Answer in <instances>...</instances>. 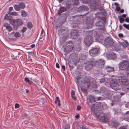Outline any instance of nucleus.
I'll list each match as a JSON object with an SVG mask.
<instances>
[{"label":"nucleus","instance_id":"nucleus-1","mask_svg":"<svg viewBox=\"0 0 129 129\" xmlns=\"http://www.w3.org/2000/svg\"><path fill=\"white\" fill-rule=\"evenodd\" d=\"M80 84L81 91L83 92L86 91L90 86L94 87L97 85L94 79L87 77L83 78L80 81Z\"/></svg>","mask_w":129,"mask_h":129},{"label":"nucleus","instance_id":"nucleus-2","mask_svg":"<svg viewBox=\"0 0 129 129\" xmlns=\"http://www.w3.org/2000/svg\"><path fill=\"white\" fill-rule=\"evenodd\" d=\"M94 62V59L93 58H91L89 60L84 62L86 69L87 71L90 70L95 66Z\"/></svg>","mask_w":129,"mask_h":129},{"label":"nucleus","instance_id":"nucleus-3","mask_svg":"<svg viewBox=\"0 0 129 129\" xmlns=\"http://www.w3.org/2000/svg\"><path fill=\"white\" fill-rule=\"evenodd\" d=\"M94 115L102 122L105 123L108 121V116L107 115L103 113H102L98 115L96 113H94Z\"/></svg>","mask_w":129,"mask_h":129},{"label":"nucleus","instance_id":"nucleus-4","mask_svg":"<svg viewBox=\"0 0 129 129\" xmlns=\"http://www.w3.org/2000/svg\"><path fill=\"white\" fill-rule=\"evenodd\" d=\"M22 23L21 20L19 19L12 20L10 22V24L13 26V29L15 30H17L18 27L21 25Z\"/></svg>","mask_w":129,"mask_h":129},{"label":"nucleus","instance_id":"nucleus-5","mask_svg":"<svg viewBox=\"0 0 129 129\" xmlns=\"http://www.w3.org/2000/svg\"><path fill=\"white\" fill-rule=\"evenodd\" d=\"M103 107V106L101 103H96L95 104H93L91 106V110L92 112H97L101 110Z\"/></svg>","mask_w":129,"mask_h":129},{"label":"nucleus","instance_id":"nucleus-6","mask_svg":"<svg viewBox=\"0 0 129 129\" xmlns=\"http://www.w3.org/2000/svg\"><path fill=\"white\" fill-rule=\"evenodd\" d=\"M93 41V39L91 35H87L84 39V42L85 45L88 46H90Z\"/></svg>","mask_w":129,"mask_h":129},{"label":"nucleus","instance_id":"nucleus-7","mask_svg":"<svg viewBox=\"0 0 129 129\" xmlns=\"http://www.w3.org/2000/svg\"><path fill=\"white\" fill-rule=\"evenodd\" d=\"M95 66L100 68L104 67L105 63V61L104 60L101 59L98 60H95L94 59Z\"/></svg>","mask_w":129,"mask_h":129},{"label":"nucleus","instance_id":"nucleus-8","mask_svg":"<svg viewBox=\"0 0 129 129\" xmlns=\"http://www.w3.org/2000/svg\"><path fill=\"white\" fill-rule=\"evenodd\" d=\"M95 25L98 29L102 32H105L106 31V30L105 28V25L103 21H98L95 23Z\"/></svg>","mask_w":129,"mask_h":129},{"label":"nucleus","instance_id":"nucleus-9","mask_svg":"<svg viewBox=\"0 0 129 129\" xmlns=\"http://www.w3.org/2000/svg\"><path fill=\"white\" fill-rule=\"evenodd\" d=\"M66 44L67 45L64 48V51L66 53H68L72 50L74 47V45L71 41L66 42Z\"/></svg>","mask_w":129,"mask_h":129},{"label":"nucleus","instance_id":"nucleus-10","mask_svg":"<svg viewBox=\"0 0 129 129\" xmlns=\"http://www.w3.org/2000/svg\"><path fill=\"white\" fill-rule=\"evenodd\" d=\"M129 66V62L127 60H123L118 64L119 68L122 70H126Z\"/></svg>","mask_w":129,"mask_h":129},{"label":"nucleus","instance_id":"nucleus-11","mask_svg":"<svg viewBox=\"0 0 129 129\" xmlns=\"http://www.w3.org/2000/svg\"><path fill=\"white\" fill-rule=\"evenodd\" d=\"M114 41L111 38L109 37L106 38L104 40V44L107 47L112 46L114 43Z\"/></svg>","mask_w":129,"mask_h":129},{"label":"nucleus","instance_id":"nucleus-12","mask_svg":"<svg viewBox=\"0 0 129 129\" xmlns=\"http://www.w3.org/2000/svg\"><path fill=\"white\" fill-rule=\"evenodd\" d=\"M110 86L111 88L115 90H117L118 89L119 85L117 80L116 79L113 80L110 83Z\"/></svg>","mask_w":129,"mask_h":129},{"label":"nucleus","instance_id":"nucleus-13","mask_svg":"<svg viewBox=\"0 0 129 129\" xmlns=\"http://www.w3.org/2000/svg\"><path fill=\"white\" fill-rule=\"evenodd\" d=\"M103 33H95L94 34L95 40L99 42H101L104 39V36Z\"/></svg>","mask_w":129,"mask_h":129},{"label":"nucleus","instance_id":"nucleus-14","mask_svg":"<svg viewBox=\"0 0 129 129\" xmlns=\"http://www.w3.org/2000/svg\"><path fill=\"white\" fill-rule=\"evenodd\" d=\"M99 49L97 47H93L89 51V55L92 56H96L98 54Z\"/></svg>","mask_w":129,"mask_h":129},{"label":"nucleus","instance_id":"nucleus-15","mask_svg":"<svg viewBox=\"0 0 129 129\" xmlns=\"http://www.w3.org/2000/svg\"><path fill=\"white\" fill-rule=\"evenodd\" d=\"M119 80L121 84L124 85L127 84L128 82L127 78L123 75L120 76Z\"/></svg>","mask_w":129,"mask_h":129},{"label":"nucleus","instance_id":"nucleus-16","mask_svg":"<svg viewBox=\"0 0 129 129\" xmlns=\"http://www.w3.org/2000/svg\"><path fill=\"white\" fill-rule=\"evenodd\" d=\"M67 9L65 7L61 6L59 8V10L57 11L58 12L57 14L58 15H60L61 13L66 11Z\"/></svg>","mask_w":129,"mask_h":129},{"label":"nucleus","instance_id":"nucleus-17","mask_svg":"<svg viewBox=\"0 0 129 129\" xmlns=\"http://www.w3.org/2000/svg\"><path fill=\"white\" fill-rule=\"evenodd\" d=\"M88 9V7L86 6H80L78 8V12H82L84 11H86Z\"/></svg>","mask_w":129,"mask_h":129},{"label":"nucleus","instance_id":"nucleus-18","mask_svg":"<svg viewBox=\"0 0 129 129\" xmlns=\"http://www.w3.org/2000/svg\"><path fill=\"white\" fill-rule=\"evenodd\" d=\"M4 26L6 28V29L9 31L10 32L11 31L12 29V28L11 26L9 24L7 23H5L4 24Z\"/></svg>","mask_w":129,"mask_h":129},{"label":"nucleus","instance_id":"nucleus-19","mask_svg":"<svg viewBox=\"0 0 129 129\" xmlns=\"http://www.w3.org/2000/svg\"><path fill=\"white\" fill-rule=\"evenodd\" d=\"M21 34L19 33H11V34H13L14 36L16 38L19 37H22L24 36V35L23 33H21Z\"/></svg>","mask_w":129,"mask_h":129},{"label":"nucleus","instance_id":"nucleus-20","mask_svg":"<svg viewBox=\"0 0 129 129\" xmlns=\"http://www.w3.org/2000/svg\"><path fill=\"white\" fill-rule=\"evenodd\" d=\"M105 69L106 70L107 72H112L114 71V68L109 66H106L105 68Z\"/></svg>","mask_w":129,"mask_h":129},{"label":"nucleus","instance_id":"nucleus-21","mask_svg":"<svg viewBox=\"0 0 129 129\" xmlns=\"http://www.w3.org/2000/svg\"><path fill=\"white\" fill-rule=\"evenodd\" d=\"M13 18L12 16H8V14H6L4 19L5 20H10V23L11 21L12 20H13L12 19Z\"/></svg>","mask_w":129,"mask_h":129},{"label":"nucleus","instance_id":"nucleus-22","mask_svg":"<svg viewBox=\"0 0 129 129\" xmlns=\"http://www.w3.org/2000/svg\"><path fill=\"white\" fill-rule=\"evenodd\" d=\"M96 97L92 95H90L89 96V100L90 102L92 103L95 102Z\"/></svg>","mask_w":129,"mask_h":129},{"label":"nucleus","instance_id":"nucleus-23","mask_svg":"<svg viewBox=\"0 0 129 129\" xmlns=\"http://www.w3.org/2000/svg\"><path fill=\"white\" fill-rule=\"evenodd\" d=\"M109 56L111 59H115L117 57L116 55L113 52H112L110 54Z\"/></svg>","mask_w":129,"mask_h":129},{"label":"nucleus","instance_id":"nucleus-24","mask_svg":"<svg viewBox=\"0 0 129 129\" xmlns=\"http://www.w3.org/2000/svg\"><path fill=\"white\" fill-rule=\"evenodd\" d=\"M71 38L73 39L76 38L78 36V33H71Z\"/></svg>","mask_w":129,"mask_h":129},{"label":"nucleus","instance_id":"nucleus-25","mask_svg":"<svg viewBox=\"0 0 129 129\" xmlns=\"http://www.w3.org/2000/svg\"><path fill=\"white\" fill-rule=\"evenodd\" d=\"M18 4L20 9H23L25 7V4L22 2H21L18 3Z\"/></svg>","mask_w":129,"mask_h":129},{"label":"nucleus","instance_id":"nucleus-26","mask_svg":"<svg viewBox=\"0 0 129 129\" xmlns=\"http://www.w3.org/2000/svg\"><path fill=\"white\" fill-rule=\"evenodd\" d=\"M21 15L23 17H25L27 15V12L24 10H21L20 11Z\"/></svg>","mask_w":129,"mask_h":129},{"label":"nucleus","instance_id":"nucleus-27","mask_svg":"<svg viewBox=\"0 0 129 129\" xmlns=\"http://www.w3.org/2000/svg\"><path fill=\"white\" fill-rule=\"evenodd\" d=\"M59 32H67L66 28L65 27H62L59 29Z\"/></svg>","mask_w":129,"mask_h":129},{"label":"nucleus","instance_id":"nucleus-28","mask_svg":"<svg viewBox=\"0 0 129 129\" xmlns=\"http://www.w3.org/2000/svg\"><path fill=\"white\" fill-rule=\"evenodd\" d=\"M13 7L15 10L18 11H20V8L18 4V5H15Z\"/></svg>","mask_w":129,"mask_h":129},{"label":"nucleus","instance_id":"nucleus-29","mask_svg":"<svg viewBox=\"0 0 129 129\" xmlns=\"http://www.w3.org/2000/svg\"><path fill=\"white\" fill-rule=\"evenodd\" d=\"M58 103V105L60 106V101L59 100V98L58 97H56L55 98V104H56Z\"/></svg>","mask_w":129,"mask_h":129},{"label":"nucleus","instance_id":"nucleus-30","mask_svg":"<svg viewBox=\"0 0 129 129\" xmlns=\"http://www.w3.org/2000/svg\"><path fill=\"white\" fill-rule=\"evenodd\" d=\"M112 123L113 125V126L116 127H117L119 125V123L115 120H113L112 122Z\"/></svg>","mask_w":129,"mask_h":129},{"label":"nucleus","instance_id":"nucleus-31","mask_svg":"<svg viewBox=\"0 0 129 129\" xmlns=\"http://www.w3.org/2000/svg\"><path fill=\"white\" fill-rule=\"evenodd\" d=\"M33 25L32 24L31 22H29L27 23V27L29 29L31 28H32Z\"/></svg>","mask_w":129,"mask_h":129},{"label":"nucleus","instance_id":"nucleus-32","mask_svg":"<svg viewBox=\"0 0 129 129\" xmlns=\"http://www.w3.org/2000/svg\"><path fill=\"white\" fill-rule=\"evenodd\" d=\"M8 13L10 15L17 16L18 15V13L16 12H11Z\"/></svg>","mask_w":129,"mask_h":129},{"label":"nucleus","instance_id":"nucleus-33","mask_svg":"<svg viewBox=\"0 0 129 129\" xmlns=\"http://www.w3.org/2000/svg\"><path fill=\"white\" fill-rule=\"evenodd\" d=\"M112 112L113 114L115 115H118V112L117 110L116 109H113Z\"/></svg>","mask_w":129,"mask_h":129},{"label":"nucleus","instance_id":"nucleus-34","mask_svg":"<svg viewBox=\"0 0 129 129\" xmlns=\"http://www.w3.org/2000/svg\"><path fill=\"white\" fill-rule=\"evenodd\" d=\"M118 17L119 19L120 22V23H123L124 21V19L122 18L121 16H119Z\"/></svg>","mask_w":129,"mask_h":129},{"label":"nucleus","instance_id":"nucleus-35","mask_svg":"<svg viewBox=\"0 0 129 129\" xmlns=\"http://www.w3.org/2000/svg\"><path fill=\"white\" fill-rule=\"evenodd\" d=\"M82 78V76L80 75H79L77 76L76 77V79L77 81V83L78 84H79V80Z\"/></svg>","mask_w":129,"mask_h":129},{"label":"nucleus","instance_id":"nucleus-36","mask_svg":"<svg viewBox=\"0 0 129 129\" xmlns=\"http://www.w3.org/2000/svg\"><path fill=\"white\" fill-rule=\"evenodd\" d=\"M64 20H59V23L60 24V25L61 26L62 24L64 23Z\"/></svg>","mask_w":129,"mask_h":129},{"label":"nucleus","instance_id":"nucleus-37","mask_svg":"<svg viewBox=\"0 0 129 129\" xmlns=\"http://www.w3.org/2000/svg\"><path fill=\"white\" fill-rule=\"evenodd\" d=\"M123 26L128 29L129 30V25H127L126 24H124Z\"/></svg>","mask_w":129,"mask_h":129},{"label":"nucleus","instance_id":"nucleus-38","mask_svg":"<svg viewBox=\"0 0 129 129\" xmlns=\"http://www.w3.org/2000/svg\"><path fill=\"white\" fill-rule=\"evenodd\" d=\"M123 44H124L126 46L129 45L128 42L126 41H125L123 43H122V45H123Z\"/></svg>","mask_w":129,"mask_h":129},{"label":"nucleus","instance_id":"nucleus-39","mask_svg":"<svg viewBox=\"0 0 129 129\" xmlns=\"http://www.w3.org/2000/svg\"><path fill=\"white\" fill-rule=\"evenodd\" d=\"M70 126L69 124H67L66 125L64 129H69L70 127Z\"/></svg>","mask_w":129,"mask_h":129},{"label":"nucleus","instance_id":"nucleus-40","mask_svg":"<svg viewBox=\"0 0 129 129\" xmlns=\"http://www.w3.org/2000/svg\"><path fill=\"white\" fill-rule=\"evenodd\" d=\"M77 15L73 16L70 17V19H71V20L74 21V19L76 18Z\"/></svg>","mask_w":129,"mask_h":129},{"label":"nucleus","instance_id":"nucleus-41","mask_svg":"<svg viewBox=\"0 0 129 129\" xmlns=\"http://www.w3.org/2000/svg\"><path fill=\"white\" fill-rule=\"evenodd\" d=\"M27 28L26 27H23L21 29V31L22 32H24L27 29Z\"/></svg>","mask_w":129,"mask_h":129},{"label":"nucleus","instance_id":"nucleus-42","mask_svg":"<svg viewBox=\"0 0 129 129\" xmlns=\"http://www.w3.org/2000/svg\"><path fill=\"white\" fill-rule=\"evenodd\" d=\"M79 17L78 16V15H77V17L74 19V21H78L79 20Z\"/></svg>","mask_w":129,"mask_h":129},{"label":"nucleus","instance_id":"nucleus-43","mask_svg":"<svg viewBox=\"0 0 129 129\" xmlns=\"http://www.w3.org/2000/svg\"><path fill=\"white\" fill-rule=\"evenodd\" d=\"M120 9V8L119 6H117L116 7V9L117 11H119Z\"/></svg>","mask_w":129,"mask_h":129},{"label":"nucleus","instance_id":"nucleus-44","mask_svg":"<svg viewBox=\"0 0 129 129\" xmlns=\"http://www.w3.org/2000/svg\"><path fill=\"white\" fill-rule=\"evenodd\" d=\"M101 97H96V100L95 102L97 101L100 100H101Z\"/></svg>","mask_w":129,"mask_h":129},{"label":"nucleus","instance_id":"nucleus-45","mask_svg":"<svg viewBox=\"0 0 129 129\" xmlns=\"http://www.w3.org/2000/svg\"><path fill=\"white\" fill-rule=\"evenodd\" d=\"M13 9V8L12 7H11L9 9V12H11L12 11Z\"/></svg>","mask_w":129,"mask_h":129},{"label":"nucleus","instance_id":"nucleus-46","mask_svg":"<svg viewBox=\"0 0 129 129\" xmlns=\"http://www.w3.org/2000/svg\"><path fill=\"white\" fill-rule=\"evenodd\" d=\"M19 107V105L18 104H16L15 105V108H17Z\"/></svg>","mask_w":129,"mask_h":129},{"label":"nucleus","instance_id":"nucleus-47","mask_svg":"<svg viewBox=\"0 0 129 129\" xmlns=\"http://www.w3.org/2000/svg\"><path fill=\"white\" fill-rule=\"evenodd\" d=\"M69 66L70 67H71V68H73V66L72 64V63L71 62H69Z\"/></svg>","mask_w":129,"mask_h":129},{"label":"nucleus","instance_id":"nucleus-48","mask_svg":"<svg viewBox=\"0 0 129 129\" xmlns=\"http://www.w3.org/2000/svg\"><path fill=\"white\" fill-rule=\"evenodd\" d=\"M118 36L120 38H123V35L122 34L120 33L118 34Z\"/></svg>","mask_w":129,"mask_h":129},{"label":"nucleus","instance_id":"nucleus-49","mask_svg":"<svg viewBox=\"0 0 129 129\" xmlns=\"http://www.w3.org/2000/svg\"><path fill=\"white\" fill-rule=\"evenodd\" d=\"M75 91L73 90H72V91H71V96L75 95Z\"/></svg>","mask_w":129,"mask_h":129},{"label":"nucleus","instance_id":"nucleus-50","mask_svg":"<svg viewBox=\"0 0 129 129\" xmlns=\"http://www.w3.org/2000/svg\"><path fill=\"white\" fill-rule=\"evenodd\" d=\"M119 129H127L124 126H122L119 128Z\"/></svg>","mask_w":129,"mask_h":129},{"label":"nucleus","instance_id":"nucleus-51","mask_svg":"<svg viewBox=\"0 0 129 129\" xmlns=\"http://www.w3.org/2000/svg\"><path fill=\"white\" fill-rule=\"evenodd\" d=\"M77 108V110H79L81 109V107L80 106L78 105Z\"/></svg>","mask_w":129,"mask_h":129},{"label":"nucleus","instance_id":"nucleus-52","mask_svg":"<svg viewBox=\"0 0 129 129\" xmlns=\"http://www.w3.org/2000/svg\"><path fill=\"white\" fill-rule=\"evenodd\" d=\"M72 98L75 101L76 100V99L75 98V95L71 96Z\"/></svg>","mask_w":129,"mask_h":129},{"label":"nucleus","instance_id":"nucleus-53","mask_svg":"<svg viewBox=\"0 0 129 129\" xmlns=\"http://www.w3.org/2000/svg\"><path fill=\"white\" fill-rule=\"evenodd\" d=\"M24 80L26 82H28L29 81V80L28 79V78H27V77H26L25 78Z\"/></svg>","mask_w":129,"mask_h":129},{"label":"nucleus","instance_id":"nucleus-54","mask_svg":"<svg viewBox=\"0 0 129 129\" xmlns=\"http://www.w3.org/2000/svg\"><path fill=\"white\" fill-rule=\"evenodd\" d=\"M75 2H74V4L75 5H78L79 3V2L78 1H76L75 2Z\"/></svg>","mask_w":129,"mask_h":129},{"label":"nucleus","instance_id":"nucleus-55","mask_svg":"<svg viewBox=\"0 0 129 129\" xmlns=\"http://www.w3.org/2000/svg\"><path fill=\"white\" fill-rule=\"evenodd\" d=\"M9 40L10 41H14V39L12 38H9Z\"/></svg>","mask_w":129,"mask_h":129},{"label":"nucleus","instance_id":"nucleus-56","mask_svg":"<svg viewBox=\"0 0 129 129\" xmlns=\"http://www.w3.org/2000/svg\"><path fill=\"white\" fill-rule=\"evenodd\" d=\"M125 20L127 22H129V18H126L125 19Z\"/></svg>","mask_w":129,"mask_h":129},{"label":"nucleus","instance_id":"nucleus-57","mask_svg":"<svg viewBox=\"0 0 129 129\" xmlns=\"http://www.w3.org/2000/svg\"><path fill=\"white\" fill-rule=\"evenodd\" d=\"M56 67L58 68H59V64L58 63H57L56 64Z\"/></svg>","mask_w":129,"mask_h":129},{"label":"nucleus","instance_id":"nucleus-58","mask_svg":"<svg viewBox=\"0 0 129 129\" xmlns=\"http://www.w3.org/2000/svg\"><path fill=\"white\" fill-rule=\"evenodd\" d=\"M82 129H88L86 126H83L82 127Z\"/></svg>","mask_w":129,"mask_h":129},{"label":"nucleus","instance_id":"nucleus-59","mask_svg":"<svg viewBox=\"0 0 129 129\" xmlns=\"http://www.w3.org/2000/svg\"><path fill=\"white\" fill-rule=\"evenodd\" d=\"M62 69H63V71H64L65 70V66H62Z\"/></svg>","mask_w":129,"mask_h":129},{"label":"nucleus","instance_id":"nucleus-60","mask_svg":"<svg viewBox=\"0 0 129 129\" xmlns=\"http://www.w3.org/2000/svg\"><path fill=\"white\" fill-rule=\"evenodd\" d=\"M75 117L77 118H78L79 117V114L76 115L75 116Z\"/></svg>","mask_w":129,"mask_h":129},{"label":"nucleus","instance_id":"nucleus-61","mask_svg":"<svg viewBox=\"0 0 129 129\" xmlns=\"http://www.w3.org/2000/svg\"><path fill=\"white\" fill-rule=\"evenodd\" d=\"M35 45L34 44H32L30 45V47L32 48H33L35 47Z\"/></svg>","mask_w":129,"mask_h":129},{"label":"nucleus","instance_id":"nucleus-62","mask_svg":"<svg viewBox=\"0 0 129 129\" xmlns=\"http://www.w3.org/2000/svg\"><path fill=\"white\" fill-rule=\"evenodd\" d=\"M120 12L121 13H123L124 12V10L123 9H121L120 10Z\"/></svg>","mask_w":129,"mask_h":129},{"label":"nucleus","instance_id":"nucleus-63","mask_svg":"<svg viewBox=\"0 0 129 129\" xmlns=\"http://www.w3.org/2000/svg\"><path fill=\"white\" fill-rule=\"evenodd\" d=\"M57 0L59 3H61L64 0Z\"/></svg>","mask_w":129,"mask_h":129},{"label":"nucleus","instance_id":"nucleus-64","mask_svg":"<svg viewBox=\"0 0 129 129\" xmlns=\"http://www.w3.org/2000/svg\"><path fill=\"white\" fill-rule=\"evenodd\" d=\"M126 15L125 14H123L122 15V16L124 18H125L126 17Z\"/></svg>","mask_w":129,"mask_h":129}]
</instances>
